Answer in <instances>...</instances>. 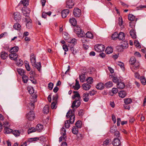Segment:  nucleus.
I'll use <instances>...</instances> for the list:
<instances>
[{
    "label": "nucleus",
    "mask_w": 146,
    "mask_h": 146,
    "mask_svg": "<svg viewBox=\"0 0 146 146\" xmlns=\"http://www.w3.org/2000/svg\"><path fill=\"white\" fill-rule=\"evenodd\" d=\"M113 51V49L111 47H107L106 50L105 52L107 54H109L112 53Z\"/></svg>",
    "instance_id": "25"
},
{
    "label": "nucleus",
    "mask_w": 146,
    "mask_h": 146,
    "mask_svg": "<svg viewBox=\"0 0 146 146\" xmlns=\"http://www.w3.org/2000/svg\"><path fill=\"white\" fill-rule=\"evenodd\" d=\"M104 86L107 88H110L113 86V83L111 81H109L107 82L105 84Z\"/></svg>",
    "instance_id": "34"
},
{
    "label": "nucleus",
    "mask_w": 146,
    "mask_h": 146,
    "mask_svg": "<svg viewBox=\"0 0 146 146\" xmlns=\"http://www.w3.org/2000/svg\"><path fill=\"white\" fill-rule=\"evenodd\" d=\"M80 79V82H84L85 80V74H82L79 76Z\"/></svg>",
    "instance_id": "37"
},
{
    "label": "nucleus",
    "mask_w": 146,
    "mask_h": 146,
    "mask_svg": "<svg viewBox=\"0 0 146 146\" xmlns=\"http://www.w3.org/2000/svg\"><path fill=\"white\" fill-rule=\"evenodd\" d=\"M75 125V126L78 128H81L82 127L81 122L80 121H77Z\"/></svg>",
    "instance_id": "48"
},
{
    "label": "nucleus",
    "mask_w": 146,
    "mask_h": 146,
    "mask_svg": "<svg viewBox=\"0 0 146 146\" xmlns=\"http://www.w3.org/2000/svg\"><path fill=\"white\" fill-rule=\"evenodd\" d=\"M134 45L136 48H140L141 46L139 42L137 40L134 41Z\"/></svg>",
    "instance_id": "51"
},
{
    "label": "nucleus",
    "mask_w": 146,
    "mask_h": 146,
    "mask_svg": "<svg viewBox=\"0 0 146 146\" xmlns=\"http://www.w3.org/2000/svg\"><path fill=\"white\" fill-rule=\"evenodd\" d=\"M77 41V40L75 38H73L69 42L70 43L73 44L74 45L76 44Z\"/></svg>",
    "instance_id": "61"
},
{
    "label": "nucleus",
    "mask_w": 146,
    "mask_h": 146,
    "mask_svg": "<svg viewBox=\"0 0 146 146\" xmlns=\"http://www.w3.org/2000/svg\"><path fill=\"white\" fill-rule=\"evenodd\" d=\"M13 28L15 29L19 30L21 29V26L18 23H16L13 25Z\"/></svg>",
    "instance_id": "35"
},
{
    "label": "nucleus",
    "mask_w": 146,
    "mask_h": 146,
    "mask_svg": "<svg viewBox=\"0 0 146 146\" xmlns=\"http://www.w3.org/2000/svg\"><path fill=\"white\" fill-rule=\"evenodd\" d=\"M73 14L76 17H79L81 15V10L78 8H75L74 10Z\"/></svg>",
    "instance_id": "10"
},
{
    "label": "nucleus",
    "mask_w": 146,
    "mask_h": 146,
    "mask_svg": "<svg viewBox=\"0 0 146 146\" xmlns=\"http://www.w3.org/2000/svg\"><path fill=\"white\" fill-rule=\"evenodd\" d=\"M25 19L27 22L26 24L27 28L28 29H31L32 27V24L31 22V20L29 18L28 21L27 18H25Z\"/></svg>",
    "instance_id": "14"
},
{
    "label": "nucleus",
    "mask_w": 146,
    "mask_h": 146,
    "mask_svg": "<svg viewBox=\"0 0 146 146\" xmlns=\"http://www.w3.org/2000/svg\"><path fill=\"white\" fill-rule=\"evenodd\" d=\"M69 22L71 25L73 26H75L76 24V21L74 18H72L70 19L69 20Z\"/></svg>",
    "instance_id": "28"
},
{
    "label": "nucleus",
    "mask_w": 146,
    "mask_h": 146,
    "mask_svg": "<svg viewBox=\"0 0 146 146\" xmlns=\"http://www.w3.org/2000/svg\"><path fill=\"white\" fill-rule=\"evenodd\" d=\"M96 88L98 90H102L104 89V85L103 83L100 82L96 85Z\"/></svg>",
    "instance_id": "16"
},
{
    "label": "nucleus",
    "mask_w": 146,
    "mask_h": 146,
    "mask_svg": "<svg viewBox=\"0 0 146 146\" xmlns=\"http://www.w3.org/2000/svg\"><path fill=\"white\" fill-rule=\"evenodd\" d=\"M94 48L96 51L98 52H100L104 51L105 49V47L102 44H98L96 45L94 47Z\"/></svg>",
    "instance_id": "7"
},
{
    "label": "nucleus",
    "mask_w": 146,
    "mask_h": 146,
    "mask_svg": "<svg viewBox=\"0 0 146 146\" xmlns=\"http://www.w3.org/2000/svg\"><path fill=\"white\" fill-rule=\"evenodd\" d=\"M13 130L9 128V127L4 128V132L5 134H9Z\"/></svg>",
    "instance_id": "29"
},
{
    "label": "nucleus",
    "mask_w": 146,
    "mask_h": 146,
    "mask_svg": "<svg viewBox=\"0 0 146 146\" xmlns=\"http://www.w3.org/2000/svg\"><path fill=\"white\" fill-rule=\"evenodd\" d=\"M76 83L75 85L73 86V87L75 90H78L80 88V86L79 84V81L77 79L76 80Z\"/></svg>",
    "instance_id": "19"
},
{
    "label": "nucleus",
    "mask_w": 146,
    "mask_h": 146,
    "mask_svg": "<svg viewBox=\"0 0 146 146\" xmlns=\"http://www.w3.org/2000/svg\"><path fill=\"white\" fill-rule=\"evenodd\" d=\"M125 37L124 34L123 32H121L119 34H118V38L119 40H123Z\"/></svg>",
    "instance_id": "27"
},
{
    "label": "nucleus",
    "mask_w": 146,
    "mask_h": 146,
    "mask_svg": "<svg viewBox=\"0 0 146 146\" xmlns=\"http://www.w3.org/2000/svg\"><path fill=\"white\" fill-rule=\"evenodd\" d=\"M127 46H128V43L127 41L124 42L122 45L117 46L116 48L119 52H121L123 51V49L127 48Z\"/></svg>",
    "instance_id": "5"
},
{
    "label": "nucleus",
    "mask_w": 146,
    "mask_h": 146,
    "mask_svg": "<svg viewBox=\"0 0 146 146\" xmlns=\"http://www.w3.org/2000/svg\"><path fill=\"white\" fill-rule=\"evenodd\" d=\"M86 36L87 37L92 39L93 38V36L92 34L90 32H88L86 34Z\"/></svg>",
    "instance_id": "44"
},
{
    "label": "nucleus",
    "mask_w": 146,
    "mask_h": 146,
    "mask_svg": "<svg viewBox=\"0 0 146 146\" xmlns=\"http://www.w3.org/2000/svg\"><path fill=\"white\" fill-rule=\"evenodd\" d=\"M17 71L18 73L21 75H24V70L22 69H17Z\"/></svg>",
    "instance_id": "49"
},
{
    "label": "nucleus",
    "mask_w": 146,
    "mask_h": 146,
    "mask_svg": "<svg viewBox=\"0 0 146 146\" xmlns=\"http://www.w3.org/2000/svg\"><path fill=\"white\" fill-rule=\"evenodd\" d=\"M35 67L38 70V71L40 70V68L41 67V63L40 62L35 64Z\"/></svg>",
    "instance_id": "59"
},
{
    "label": "nucleus",
    "mask_w": 146,
    "mask_h": 146,
    "mask_svg": "<svg viewBox=\"0 0 146 146\" xmlns=\"http://www.w3.org/2000/svg\"><path fill=\"white\" fill-rule=\"evenodd\" d=\"M132 67H131V68L132 69V68H133L135 70H137L139 68V62H137L135 63L132 65Z\"/></svg>",
    "instance_id": "24"
},
{
    "label": "nucleus",
    "mask_w": 146,
    "mask_h": 146,
    "mask_svg": "<svg viewBox=\"0 0 146 146\" xmlns=\"http://www.w3.org/2000/svg\"><path fill=\"white\" fill-rule=\"evenodd\" d=\"M136 62H136V60L135 57L133 56L131 57L129 60V62L131 65H133Z\"/></svg>",
    "instance_id": "36"
},
{
    "label": "nucleus",
    "mask_w": 146,
    "mask_h": 146,
    "mask_svg": "<svg viewBox=\"0 0 146 146\" xmlns=\"http://www.w3.org/2000/svg\"><path fill=\"white\" fill-rule=\"evenodd\" d=\"M13 134L16 137L19 136L20 133L18 130H15L13 132Z\"/></svg>",
    "instance_id": "55"
},
{
    "label": "nucleus",
    "mask_w": 146,
    "mask_h": 146,
    "mask_svg": "<svg viewBox=\"0 0 146 146\" xmlns=\"http://www.w3.org/2000/svg\"><path fill=\"white\" fill-rule=\"evenodd\" d=\"M30 60L33 66L35 65L36 62V58L33 54H32L31 56Z\"/></svg>",
    "instance_id": "15"
},
{
    "label": "nucleus",
    "mask_w": 146,
    "mask_h": 146,
    "mask_svg": "<svg viewBox=\"0 0 146 146\" xmlns=\"http://www.w3.org/2000/svg\"><path fill=\"white\" fill-rule=\"evenodd\" d=\"M37 96L35 95L34 96L30 97V100L29 101L27 102V107L28 109L33 110L34 108V103L36 101Z\"/></svg>",
    "instance_id": "2"
},
{
    "label": "nucleus",
    "mask_w": 146,
    "mask_h": 146,
    "mask_svg": "<svg viewBox=\"0 0 146 146\" xmlns=\"http://www.w3.org/2000/svg\"><path fill=\"white\" fill-rule=\"evenodd\" d=\"M73 92L74 94L72 96V99H75L76 98H77L73 102L71 107L73 108L75 107L78 108L81 104L80 96L77 91H74Z\"/></svg>",
    "instance_id": "1"
},
{
    "label": "nucleus",
    "mask_w": 146,
    "mask_h": 146,
    "mask_svg": "<svg viewBox=\"0 0 146 146\" xmlns=\"http://www.w3.org/2000/svg\"><path fill=\"white\" fill-rule=\"evenodd\" d=\"M118 24L120 26H121L123 24V21L122 17H119L118 19Z\"/></svg>",
    "instance_id": "63"
},
{
    "label": "nucleus",
    "mask_w": 146,
    "mask_h": 146,
    "mask_svg": "<svg viewBox=\"0 0 146 146\" xmlns=\"http://www.w3.org/2000/svg\"><path fill=\"white\" fill-rule=\"evenodd\" d=\"M110 141V140L109 139H107L106 140L104 141L103 143V145L104 146H107L108 145Z\"/></svg>",
    "instance_id": "53"
},
{
    "label": "nucleus",
    "mask_w": 146,
    "mask_h": 146,
    "mask_svg": "<svg viewBox=\"0 0 146 146\" xmlns=\"http://www.w3.org/2000/svg\"><path fill=\"white\" fill-rule=\"evenodd\" d=\"M30 11L27 9L23 10L22 12L24 15L25 16L28 17L30 13Z\"/></svg>",
    "instance_id": "31"
},
{
    "label": "nucleus",
    "mask_w": 146,
    "mask_h": 146,
    "mask_svg": "<svg viewBox=\"0 0 146 146\" xmlns=\"http://www.w3.org/2000/svg\"><path fill=\"white\" fill-rule=\"evenodd\" d=\"M135 19V16L132 14L128 15V20L133 21Z\"/></svg>",
    "instance_id": "52"
},
{
    "label": "nucleus",
    "mask_w": 146,
    "mask_h": 146,
    "mask_svg": "<svg viewBox=\"0 0 146 146\" xmlns=\"http://www.w3.org/2000/svg\"><path fill=\"white\" fill-rule=\"evenodd\" d=\"M117 64L120 66L122 70H124V64L122 62L118 61L117 63Z\"/></svg>",
    "instance_id": "41"
},
{
    "label": "nucleus",
    "mask_w": 146,
    "mask_h": 146,
    "mask_svg": "<svg viewBox=\"0 0 146 146\" xmlns=\"http://www.w3.org/2000/svg\"><path fill=\"white\" fill-rule=\"evenodd\" d=\"M140 80L141 83L143 85H145L146 84V79L144 76L141 77Z\"/></svg>",
    "instance_id": "38"
},
{
    "label": "nucleus",
    "mask_w": 146,
    "mask_h": 146,
    "mask_svg": "<svg viewBox=\"0 0 146 146\" xmlns=\"http://www.w3.org/2000/svg\"><path fill=\"white\" fill-rule=\"evenodd\" d=\"M112 81L114 83L118 82L119 79L118 78L115 76H111Z\"/></svg>",
    "instance_id": "45"
},
{
    "label": "nucleus",
    "mask_w": 146,
    "mask_h": 146,
    "mask_svg": "<svg viewBox=\"0 0 146 146\" xmlns=\"http://www.w3.org/2000/svg\"><path fill=\"white\" fill-rule=\"evenodd\" d=\"M112 144L113 146H119L121 144L119 138H115L113 141Z\"/></svg>",
    "instance_id": "8"
},
{
    "label": "nucleus",
    "mask_w": 146,
    "mask_h": 146,
    "mask_svg": "<svg viewBox=\"0 0 146 146\" xmlns=\"http://www.w3.org/2000/svg\"><path fill=\"white\" fill-rule=\"evenodd\" d=\"M43 112L46 114H47L49 112V108L47 106H45L43 108Z\"/></svg>",
    "instance_id": "46"
},
{
    "label": "nucleus",
    "mask_w": 146,
    "mask_h": 146,
    "mask_svg": "<svg viewBox=\"0 0 146 146\" xmlns=\"http://www.w3.org/2000/svg\"><path fill=\"white\" fill-rule=\"evenodd\" d=\"M43 129V126L40 124H38L36 127V130L38 132H40Z\"/></svg>",
    "instance_id": "26"
},
{
    "label": "nucleus",
    "mask_w": 146,
    "mask_h": 146,
    "mask_svg": "<svg viewBox=\"0 0 146 146\" xmlns=\"http://www.w3.org/2000/svg\"><path fill=\"white\" fill-rule=\"evenodd\" d=\"M125 85L124 83L121 82H119L117 84V87L119 89H121L124 88L125 87Z\"/></svg>",
    "instance_id": "18"
},
{
    "label": "nucleus",
    "mask_w": 146,
    "mask_h": 146,
    "mask_svg": "<svg viewBox=\"0 0 146 146\" xmlns=\"http://www.w3.org/2000/svg\"><path fill=\"white\" fill-rule=\"evenodd\" d=\"M118 94L120 97L123 98L126 95V93L124 91H121L119 92Z\"/></svg>",
    "instance_id": "22"
},
{
    "label": "nucleus",
    "mask_w": 146,
    "mask_h": 146,
    "mask_svg": "<svg viewBox=\"0 0 146 146\" xmlns=\"http://www.w3.org/2000/svg\"><path fill=\"white\" fill-rule=\"evenodd\" d=\"M21 3L24 6H27L29 5L28 0H22Z\"/></svg>",
    "instance_id": "39"
},
{
    "label": "nucleus",
    "mask_w": 146,
    "mask_h": 146,
    "mask_svg": "<svg viewBox=\"0 0 146 146\" xmlns=\"http://www.w3.org/2000/svg\"><path fill=\"white\" fill-rule=\"evenodd\" d=\"M70 123L69 122V121L68 120H66L65 121V126L66 128H68L70 127Z\"/></svg>",
    "instance_id": "56"
},
{
    "label": "nucleus",
    "mask_w": 146,
    "mask_h": 146,
    "mask_svg": "<svg viewBox=\"0 0 146 146\" xmlns=\"http://www.w3.org/2000/svg\"><path fill=\"white\" fill-rule=\"evenodd\" d=\"M124 102L125 104L123 105L124 108L126 109H128V98H127L124 99Z\"/></svg>",
    "instance_id": "42"
},
{
    "label": "nucleus",
    "mask_w": 146,
    "mask_h": 146,
    "mask_svg": "<svg viewBox=\"0 0 146 146\" xmlns=\"http://www.w3.org/2000/svg\"><path fill=\"white\" fill-rule=\"evenodd\" d=\"M89 94L88 93H86L83 94V98L85 102H87L89 100Z\"/></svg>",
    "instance_id": "20"
},
{
    "label": "nucleus",
    "mask_w": 146,
    "mask_h": 146,
    "mask_svg": "<svg viewBox=\"0 0 146 146\" xmlns=\"http://www.w3.org/2000/svg\"><path fill=\"white\" fill-rule=\"evenodd\" d=\"M66 130L65 129L62 127L61 129V135L64 136V139L66 138V137L65 136L66 134Z\"/></svg>",
    "instance_id": "33"
},
{
    "label": "nucleus",
    "mask_w": 146,
    "mask_h": 146,
    "mask_svg": "<svg viewBox=\"0 0 146 146\" xmlns=\"http://www.w3.org/2000/svg\"><path fill=\"white\" fill-rule=\"evenodd\" d=\"M10 53L11 54L9 55L10 59L12 60H16L18 57L17 54L15 52H10Z\"/></svg>",
    "instance_id": "9"
},
{
    "label": "nucleus",
    "mask_w": 146,
    "mask_h": 146,
    "mask_svg": "<svg viewBox=\"0 0 146 146\" xmlns=\"http://www.w3.org/2000/svg\"><path fill=\"white\" fill-rule=\"evenodd\" d=\"M70 50L72 54H76L77 52V51L74 47H72L70 48Z\"/></svg>",
    "instance_id": "64"
},
{
    "label": "nucleus",
    "mask_w": 146,
    "mask_h": 146,
    "mask_svg": "<svg viewBox=\"0 0 146 146\" xmlns=\"http://www.w3.org/2000/svg\"><path fill=\"white\" fill-rule=\"evenodd\" d=\"M27 88L28 91L30 94H32L34 93V90L33 87H28Z\"/></svg>",
    "instance_id": "54"
},
{
    "label": "nucleus",
    "mask_w": 146,
    "mask_h": 146,
    "mask_svg": "<svg viewBox=\"0 0 146 146\" xmlns=\"http://www.w3.org/2000/svg\"><path fill=\"white\" fill-rule=\"evenodd\" d=\"M27 118L29 120L32 121L34 119L35 115L33 111H31L26 115Z\"/></svg>",
    "instance_id": "6"
},
{
    "label": "nucleus",
    "mask_w": 146,
    "mask_h": 146,
    "mask_svg": "<svg viewBox=\"0 0 146 146\" xmlns=\"http://www.w3.org/2000/svg\"><path fill=\"white\" fill-rule=\"evenodd\" d=\"M83 89L86 90H89L91 88L90 85L87 83H84L82 85Z\"/></svg>",
    "instance_id": "17"
},
{
    "label": "nucleus",
    "mask_w": 146,
    "mask_h": 146,
    "mask_svg": "<svg viewBox=\"0 0 146 146\" xmlns=\"http://www.w3.org/2000/svg\"><path fill=\"white\" fill-rule=\"evenodd\" d=\"M19 49V48L18 46H14L11 48L9 52H15L16 53L18 51Z\"/></svg>",
    "instance_id": "23"
},
{
    "label": "nucleus",
    "mask_w": 146,
    "mask_h": 146,
    "mask_svg": "<svg viewBox=\"0 0 146 146\" xmlns=\"http://www.w3.org/2000/svg\"><path fill=\"white\" fill-rule=\"evenodd\" d=\"M66 7L69 8H71L74 6V3L72 0H67L66 1Z\"/></svg>",
    "instance_id": "11"
},
{
    "label": "nucleus",
    "mask_w": 146,
    "mask_h": 146,
    "mask_svg": "<svg viewBox=\"0 0 146 146\" xmlns=\"http://www.w3.org/2000/svg\"><path fill=\"white\" fill-rule=\"evenodd\" d=\"M111 39L113 40L116 39L118 38V34L117 32H115L112 35Z\"/></svg>",
    "instance_id": "40"
},
{
    "label": "nucleus",
    "mask_w": 146,
    "mask_h": 146,
    "mask_svg": "<svg viewBox=\"0 0 146 146\" xmlns=\"http://www.w3.org/2000/svg\"><path fill=\"white\" fill-rule=\"evenodd\" d=\"M130 34L131 37L133 38H135L136 37L135 32L133 29H132L130 32Z\"/></svg>",
    "instance_id": "21"
},
{
    "label": "nucleus",
    "mask_w": 146,
    "mask_h": 146,
    "mask_svg": "<svg viewBox=\"0 0 146 146\" xmlns=\"http://www.w3.org/2000/svg\"><path fill=\"white\" fill-rule=\"evenodd\" d=\"M56 102H52L51 104V107L52 109H56Z\"/></svg>",
    "instance_id": "62"
},
{
    "label": "nucleus",
    "mask_w": 146,
    "mask_h": 146,
    "mask_svg": "<svg viewBox=\"0 0 146 146\" xmlns=\"http://www.w3.org/2000/svg\"><path fill=\"white\" fill-rule=\"evenodd\" d=\"M23 61L21 59H19L17 62V64L19 66H21L23 64Z\"/></svg>",
    "instance_id": "58"
},
{
    "label": "nucleus",
    "mask_w": 146,
    "mask_h": 146,
    "mask_svg": "<svg viewBox=\"0 0 146 146\" xmlns=\"http://www.w3.org/2000/svg\"><path fill=\"white\" fill-rule=\"evenodd\" d=\"M72 111L71 110H69L67 113L66 116L67 118L70 117V123L71 124L73 123L74 121L75 116L74 115H72Z\"/></svg>",
    "instance_id": "4"
},
{
    "label": "nucleus",
    "mask_w": 146,
    "mask_h": 146,
    "mask_svg": "<svg viewBox=\"0 0 146 146\" xmlns=\"http://www.w3.org/2000/svg\"><path fill=\"white\" fill-rule=\"evenodd\" d=\"M14 19L17 21H19L21 19V15L19 13L15 12L14 14Z\"/></svg>",
    "instance_id": "12"
},
{
    "label": "nucleus",
    "mask_w": 146,
    "mask_h": 146,
    "mask_svg": "<svg viewBox=\"0 0 146 146\" xmlns=\"http://www.w3.org/2000/svg\"><path fill=\"white\" fill-rule=\"evenodd\" d=\"M72 130V133L75 135L77 134L78 132V128L75 126H73Z\"/></svg>",
    "instance_id": "30"
},
{
    "label": "nucleus",
    "mask_w": 146,
    "mask_h": 146,
    "mask_svg": "<svg viewBox=\"0 0 146 146\" xmlns=\"http://www.w3.org/2000/svg\"><path fill=\"white\" fill-rule=\"evenodd\" d=\"M36 131V130L34 127L29 129L28 131V134H29L31 133L35 132Z\"/></svg>",
    "instance_id": "57"
},
{
    "label": "nucleus",
    "mask_w": 146,
    "mask_h": 146,
    "mask_svg": "<svg viewBox=\"0 0 146 146\" xmlns=\"http://www.w3.org/2000/svg\"><path fill=\"white\" fill-rule=\"evenodd\" d=\"M117 131V128L115 126H113L111 128L110 131L112 133L115 132Z\"/></svg>",
    "instance_id": "60"
},
{
    "label": "nucleus",
    "mask_w": 146,
    "mask_h": 146,
    "mask_svg": "<svg viewBox=\"0 0 146 146\" xmlns=\"http://www.w3.org/2000/svg\"><path fill=\"white\" fill-rule=\"evenodd\" d=\"M23 81L24 83H27L28 80V77L25 74L23 75L22 77Z\"/></svg>",
    "instance_id": "43"
},
{
    "label": "nucleus",
    "mask_w": 146,
    "mask_h": 146,
    "mask_svg": "<svg viewBox=\"0 0 146 146\" xmlns=\"http://www.w3.org/2000/svg\"><path fill=\"white\" fill-rule=\"evenodd\" d=\"M93 79L92 77H89L86 79V81L87 82L88 84H92L93 82Z\"/></svg>",
    "instance_id": "50"
},
{
    "label": "nucleus",
    "mask_w": 146,
    "mask_h": 146,
    "mask_svg": "<svg viewBox=\"0 0 146 146\" xmlns=\"http://www.w3.org/2000/svg\"><path fill=\"white\" fill-rule=\"evenodd\" d=\"M7 53L5 52H2L1 54V57L3 59L5 60L8 56Z\"/></svg>",
    "instance_id": "32"
},
{
    "label": "nucleus",
    "mask_w": 146,
    "mask_h": 146,
    "mask_svg": "<svg viewBox=\"0 0 146 146\" xmlns=\"http://www.w3.org/2000/svg\"><path fill=\"white\" fill-rule=\"evenodd\" d=\"M69 12V10L67 9H66L63 10L61 12V15L63 18H65Z\"/></svg>",
    "instance_id": "13"
},
{
    "label": "nucleus",
    "mask_w": 146,
    "mask_h": 146,
    "mask_svg": "<svg viewBox=\"0 0 146 146\" xmlns=\"http://www.w3.org/2000/svg\"><path fill=\"white\" fill-rule=\"evenodd\" d=\"M2 126L4 128L9 127L10 126V125L9 122L7 121H5L3 122Z\"/></svg>",
    "instance_id": "47"
},
{
    "label": "nucleus",
    "mask_w": 146,
    "mask_h": 146,
    "mask_svg": "<svg viewBox=\"0 0 146 146\" xmlns=\"http://www.w3.org/2000/svg\"><path fill=\"white\" fill-rule=\"evenodd\" d=\"M74 31L79 37H82L85 36V33L83 31L81 30L80 27L77 26L75 27Z\"/></svg>",
    "instance_id": "3"
}]
</instances>
